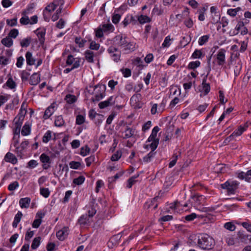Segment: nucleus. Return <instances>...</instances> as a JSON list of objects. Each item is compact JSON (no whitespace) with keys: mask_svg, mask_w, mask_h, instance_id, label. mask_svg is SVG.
<instances>
[{"mask_svg":"<svg viewBox=\"0 0 251 251\" xmlns=\"http://www.w3.org/2000/svg\"><path fill=\"white\" fill-rule=\"evenodd\" d=\"M198 244L202 250H210L213 249L215 242L214 239L208 234H202L199 236Z\"/></svg>","mask_w":251,"mask_h":251,"instance_id":"1","label":"nucleus"},{"mask_svg":"<svg viewBox=\"0 0 251 251\" xmlns=\"http://www.w3.org/2000/svg\"><path fill=\"white\" fill-rule=\"evenodd\" d=\"M114 41L116 45L120 47L125 50H134L133 45L127 40L126 36L118 35L114 38Z\"/></svg>","mask_w":251,"mask_h":251,"instance_id":"2","label":"nucleus"},{"mask_svg":"<svg viewBox=\"0 0 251 251\" xmlns=\"http://www.w3.org/2000/svg\"><path fill=\"white\" fill-rule=\"evenodd\" d=\"M238 185L239 182L237 181H226L221 186L222 188L227 190L228 194H234Z\"/></svg>","mask_w":251,"mask_h":251,"instance_id":"3","label":"nucleus"},{"mask_svg":"<svg viewBox=\"0 0 251 251\" xmlns=\"http://www.w3.org/2000/svg\"><path fill=\"white\" fill-rule=\"evenodd\" d=\"M142 95L137 93L133 95L130 99V104L134 109H139L142 107L143 103L141 101Z\"/></svg>","mask_w":251,"mask_h":251,"instance_id":"4","label":"nucleus"},{"mask_svg":"<svg viewBox=\"0 0 251 251\" xmlns=\"http://www.w3.org/2000/svg\"><path fill=\"white\" fill-rule=\"evenodd\" d=\"M106 86L104 84L95 86V100L99 101L105 96Z\"/></svg>","mask_w":251,"mask_h":251,"instance_id":"5","label":"nucleus"},{"mask_svg":"<svg viewBox=\"0 0 251 251\" xmlns=\"http://www.w3.org/2000/svg\"><path fill=\"white\" fill-rule=\"evenodd\" d=\"M94 214V211L93 208L91 210H89L88 214L82 215L78 219V222L80 225H85L92 221Z\"/></svg>","mask_w":251,"mask_h":251,"instance_id":"6","label":"nucleus"},{"mask_svg":"<svg viewBox=\"0 0 251 251\" xmlns=\"http://www.w3.org/2000/svg\"><path fill=\"white\" fill-rule=\"evenodd\" d=\"M226 50L220 49L216 55L217 63L219 66H223L226 63Z\"/></svg>","mask_w":251,"mask_h":251,"instance_id":"7","label":"nucleus"},{"mask_svg":"<svg viewBox=\"0 0 251 251\" xmlns=\"http://www.w3.org/2000/svg\"><path fill=\"white\" fill-rule=\"evenodd\" d=\"M135 132V128H131L128 126H125L124 129L122 132V136L124 139L130 138L133 137Z\"/></svg>","mask_w":251,"mask_h":251,"instance_id":"8","label":"nucleus"},{"mask_svg":"<svg viewBox=\"0 0 251 251\" xmlns=\"http://www.w3.org/2000/svg\"><path fill=\"white\" fill-rule=\"evenodd\" d=\"M108 51L114 61L118 62L120 60L121 52L116 47L114 46L110 47L108 49Z\"/></svg>","mask_w":251,"mask_h":251,"instance_id":"9","label":"nucleus"},{"mask_svg":"<svg viewBox=\"0 0 251 251\" xmlns=\"http://www.w3.org/2000/svg\"><path fill=\"white\" fill-rule=\"evenodd\" d=\"M159 199H160V197L159 196H156L151 201L146 202L144 204L145 208L155 209L158 206V200Z\"/></svg>","mask_w":251,"mask_h":251,"instance_id":"10","label":"nucleus"},{"mask_svg":"<svg viewBox=\"0 0 251 251\" xmlns=\"http://www.w3.org/2000/svg\"><path fill=\"white\" fill-rule=\"evenodd\" d=\"M115 102V99L113 96L110 97L106 100L100 102L98 105L100 109H104L109 106L113 105Z\"/></svg>","mask_w":251,"mask_h":251,"instance_id":"11","label":"nucleus"},{"mask_svg":"<svg viewBox=\"0 0 251 251\" xmlns=\"http://www.w3.org/2000/svg\"><path fill=\"white\" fill-rule=\"evenodd\" d=\"M4 160L13 165H15L18 162V159L16 156L10 152H8L6 153L4 157Z\"/></svg>","mask_w":251,"mask_h":251,"instance_id":"12","label":"nucleus"},{"mask_svg":"<svg viewBox=\"0 0 251 251\" xmlns=\"http://www.w3.org/2000/svg\"><path fill=\"white\" fill-rule=\"evenodd\" d=\"M69 234V228L64 227L62 229L59 230L56 233L57 238L60 241H63Z\"/></svg>","mask_w":251,"mask_h":251,"instance_id":"13","label":"nucleus"},{"mask_svg":"<svg viewBox=\"0 0 251 251\" xmlns=\"http://www.w3.org/2000/svg\"><path fill=\"white\" fill-rule=\"evenodd\" d=\"M26 106L27 105L25 102H23L22 103L20 112L18 114L17 117L15 118V120H16L17 118H19L20 121L24 120L25 115L26 113Z\"/></svg>","mask_w":251,"mask_h":251,"instance_id":"14","label":"nucleus"},{"mask_svg":"<svg viewBox=\"0 0 251 251\" xmlns=\"http://www.w3.org/2000/svg\"><path fill=\"white\" fill-rule=\"evenodd\" d=\"M249 236L245 234L243 231H239L237 233L236 237L237 243L243 242L247 243V240L249 239Z\"/></svg>","mask_w":251,"mask_h":251,"instance_id":"15","label":"nucleus"},{"mask_svg":"<svg viewBox=\"0 0 251 251\" xmlns=\"http://www.w3.org/2000/svg\"><path fill=\"white\" fill-rule=\"evenodd\" d=\"M35 33L39 38L40 44L41 45L43 44L45 42V29H37Z\"/></svg>","mask_w":251,"mask_h":251,"instance_id":"16","label":"nucleus"},{"mask_svg":"<svg viewBox=\"0 0 251 251\" xmlns=\"http://www.w3.org/2000/svg\"><path fill=\"white\" fill-rule=\"evenodd\" d=\"M55 111L54 104H52L50 106L48 107L45 111L44 115V118L47 119L49 118L50 116Z\"/></svg>","mask_w":251,"mask_h":251,"instance_id":"17","label":"nucleus"},{"mask_svg":"<svg viewBox=\"0 0 251 251\" xmlns=\"http://www.w3.org/2000/svg\"><path fill=\"white\" fill-rule=\"evenodd\" d=\"M182 206L184 207H187L188 206V204L187 203H185L184 205H182L179 202L176 201L174 203L171 204L170 208L171 209H174L177 212H180V208Z\"/></svg>","mask_w":251,"mask_h":251,"instance_id":"18","label":"nucleus"},{"mask_svg":"<svg viewBox=\"0 0 251 251\" xmlns=\"http://www.w3.org/2000/svg\"><path fill=\"white\" fill-rule=\"evenodd\" d=\"M25 58L27 65L31 66L35 64V59L32 56L31 52L29 51L26 52L25 54Z\"/></svg>","mask_w":251,"mask_h":251,"instance_id":"19","label":"nucleus"},{"mask_svg":"<svg viewBox=\"0 0 251 251\" xmlns=\"http://www.w3.org/2000/svg\"><path fill=\"white\" fill-rule=\"evenodd\" d=\"M40 78L39 75L36 74H33L30 77L29 83L32 85H36L40 82Z\"/></svg>","mask_w":251,"mask_h":251,"instance_id":"20","label":"nucleus"},{"mask_svg":"<svg viewBox=\"0 0 251 251\" xmlns=\"http://www.w3.org/2000/svg\"><path fill=\"white\" fill-rule=\"evenodd\" d=\"M30 202V199L29 198H22L20 200L19 204L20 206L23 208H28Z\"/></svg>","mask_w":251,"mask_h":251,"instance_id":"21","label":"nucleus"},{"mask_svg":"<svg viewBox=\"0 0 251 251\" xmlns=\"http://www.w3.org/2000/svg\"><path fill=\"white\" fill-rule=\"evenodd\" d=\"M22 216L23 214L21 211H18V212L16 214L12 224V226L14 227H17L18 223L21 221Z\"/></svg>","mask_w":251,"mask_h":251,"instance_id":"22","label":"nucleus"},{"mask_svg":"<svg viewBox=\"0 0 251 251\" xmlns=\"http://www.w3.org/2000/svg\"><path fill=\"white\" fill-rule=\"evenodd\" d=\"M226 242L228 246H232L237 243L236 238L232 235H227L225 238Z\"/></svg>","mask_w":251,"mask_h":251,"instance_id":"23","label":"nucleus"},{"mask_svg":"<svg viewBox=\"0 0 251 251\" xmlns=\"http://www.w3.org/2000/svg\"><path fill=\"white\" fill-rule=\"evenodd\" d=\"M202 91L204 92V94L206 95L207 94L210 90V87L209 83H206V78H204L202 80Z\"/></svg>","mask_w":251,"mask_h":251,"instance_id":"24","label":"nucleus"},{"mask_svg":"<svg viewBox=\"0 0 251 251\" xmlns=\"http://www.w3.org/2000/svg\"><path fill=\"white\" fill-rule=\"evenodd\" d=\"M248 126H247L245 127L242 126H240L238 127L237 130L234 131L231 134L232 136L236 137L241 135L244 131L246 130Z\"/></svg>","mask_w":251,"mask_h":251,"instance_id":"25","label":"nucleus"},{"mask_svg":"<svg viewBox=\"0 0 251 251\" xmlns=\"http://www.w3.org/2000/svg\"><path fill=\"white\" fill-rule=\"evenodd\" d=\"M30 126L29 125L25 124L23 127L21 134L23 136H27L30 134Z\"/></svg>","mask_w":251,"mask_h":251,"instance_id":"26","label":"nucleus"},{"mask_svg":"<svg viewBox=\"0 0 251 251\" xmlns=\"http://www.w3.org/2000/svg\"><path fill=\"white\" fill-rule=\"evenodd\" d=\"M65 124V121L62 116H58L56 117L54 125L56 126L60 127L63 126Z\"/></svg>","mask_w":251,"mask_h":251,"instance_id":"27","label":"nucleus"},{"mask_svg":"<svg viewBox=\"0 0 251 251\" xmlns=\"http://www.w3.org/2000/svg\"><path fill=\"white\" fill-rule=\"evenodd\" d=\"M31 42V38L28 37L26 38H24L20 42V45L22 47H27L29 46Z\"/></svg>","mask_w":251,"mask_h":251,"instance_id":"28","label":"nucleus"},{"mask_svg":"<svg viewBox=\"0 0 251 251\" xmlns=\"http://www.w3.org/2000/svg\"><path fill=\"white\" fill-rule=\"evenodd\" d=\"M65 99L66 100L67 102L69 104H73L75 103L77 100L75 96L71 94L67 95L65 97Z\"/></svg>","mask_w":251,"mask_h":251,"instance_id":"29","label":"nucleus"},{"mask_svg":"<svg viewBox=\"0 0 251 251\" xmlns=\"http://www.w3.org/2000/svg\"><path fill=\"white\" fill-rule=\"evenodd\" d=\"M1 43L5 46L9 48L13 45V41L10 37H6L1 40Z\"/></svg>","mask_w":251,"mask_h":251,"instance_id":"30","label":"nucleus"},{"mask_svg":"<svg viewBox=\"0 0 251 251\" xmlns=\"http://www.w3.org/2000/svg\"><path fill=\"white\" fill-rule=\"evenodd\" d=\"M40 161L43 163H48L50 164L51 163V160L50 157L46 154L45 153H42L40 156Z\"/></svg>","mask_w":251,"mask_h":251,"instance_id":"31","label":"nucleus"},{"mask_svg":"<svg viewBox=\"0 0 251 251\" xmlns=\"http://www.w3.org/2000/svg\"><path fill=\"white\" fill-rule=\"evenodd\" d=\"M85 58L89 62H93V52L89 50H87L85 51Z\"/></svg>","mask_w":251,"mask_h":251,"instance_id":"32","label":"nucleus"},{"mask_svg":"<svg viewBox=\"0 0 251 251\" xmlns=\"http://www.w3.org/2000/svg\"><path fill=\"white\" fill-rule=\"evenodd\" d=\"M220 20V14L219 13H215L212 14L211 16V23L213 24L218 23Z\"/></svg>","mask_w":251,"mask_h":251,"instance_id":"33","label":"nucleus"},{"mask_svg":"<svg viewBox=\"0 0 251 251\" xmlns=\"http://www.w3.org/2000/svg\"><path fill=\"white\" fill-rule=\"evenodd\" d=\"M40 237H36L34 239L31 245V248L33 250H35L38 247L40 243Z\"/></svg>","mask_w":251,"mask_h":251,"instance_id":"34","label":"nucleus"},{"mask_svg":"<svg viewBox=\"0 0 251 251\" xmlns=\"http://www.w3.org/2000/svg\"><path fill=\"white\" fill-rule=\"evenodd\" d=\"M122 154V151L120 150H118L112 155L111 157V160L113 161H117L121 158Z\"/></svg>","mask_w":251,"mask_h":251,"instance_id":"35","label":"nucleus"},{"mask_svg":"<svg viewBox=\"0 0 251 251\" xmlns=\"http://www.w3.org/2000/svg\"><path fill=\"white\" fill-rule=\"evenodd\" d=\"M51 138V132L50 130L47 131L43 137V142L48 143Z\"/></svg>","mask_w":251,"mask_h":251,"instance_id":"36","label":"nucleus"},{"mask_svg":"<svg viewBox=\"0 0 251 251\" xmlns=\"http://www.w3.org/2000/svg\"><path fill=\"white\" fill-rule=\"evenodd\" d=\"M209 38V35H205L201 37L199 39V44L200 46H202L206 43Z\"/></svg>","mask_w":251,"mask_h":251,"instance_id":"37","label":"nucleus"},{"mask_svg":"<svg viewBox=\"0 0 251 251\" xmlns=\"http://www.w3.org/2000/svg\"><path fill=\"white\" fill-rule=\"evenodd\" d=\"M138 21L141 24L149 23L151 21L150 18L146 15H141L138 18Z\"/></svg>","mask_w":251,"mask_h":251,"instance_id":"38","label":"nucleus"},{"mask_svg":"<svg viewBox=\"0 0 251 251\" xmlns=\"http://www.w3.org/2000/svg\"><path fill=\"white\" fill-rule=\"evenodd\" d=\"M155 152L152 151H150L146 156L143 157V161L145 162L151 161V159L154 157Z\"/></svg>","mask_w":251,"mask_h":251,"instance_id":"39","label":"nucleus"},{"mask_svg":"<svg viewBox=\"0 0 251 251\" xmlns=\"http://www.w3.org/2000/svg\"><path fill=\"white\" fill-rule=\"evenodd\" d=\"M84 180L85 177L83 176H81L77 178H75L73 180V183L76 185H81L84 182Z\"/></svg>","mask_w":251,"mask_h":251,"instance_id":"40","label":"nucleus"},{"mask_svg":"<svg viewBox=\"0 0 251 251\" xmlns=\"http://www.w3.org/2000/svg\"><path fill=\"white\" fill-rule=\"evenodd\" d=\"M201 63L199 61H192L189 63L188 68L190 69H195L199 67Z\"/></svg>","mask_w":251,"mask_h":251,"instance_id":"41","label":"nucleus"},{"mask_svg":"<svg viewBox=\"0 0 251 251\" xmlns=\"http://www.w3.org/2000/svg\"><path fill=\"white\" fill-rule=\"evenodd\" d=\"M69 165L72 169H78L80 167L81 163L79 162L72 161L69 163Z\"/></svg>","mask_w":251,"mask_h":251,"instance_id":"42","label":"nucleus"},{"mask_svg":"<svg viewBox=\"0 0 251 251\" xmlns=\"http://www.w3.org/2000/svg\"><path fill=\"white\" fill-rule=\"evenodd\" d=\"M20 23L23 25H26L30 24V19L26 15H23L20 20Z\"/></svg>","mask_w":251,"mask_h":251,"instance_id":"43","label":"nucleus"},{"mask_svg":"<svg viewBox=\"0 0 251 251\" xmlns=\"http://www.w3.org/2000/svg\"><path fill=\"white\" fill-rule=\"evenodd\" d=\"M40 194L45 198H48L50 194L48 188H40Z\"/></svg>","mask_w":251,"mask_h":251,"instance_id":"44","label":"nucleus"},{"mask_svg":"<svg viewBox=\"0 0 251 251\" xmlns=\"http://www.w3.org/2000/svg\"><path fill=\"white\" fill-rule=\"evenodd\" d=\"M121 71L122 73L124 76L125 77H128L131 75V70L128 68H123L121 69Z\"/></svg>","mask_w":251,"mask_h":251,"instance_id":"45","label":"nucleus"},{"mask_svg":"<svg viewBox=\"0 0 251 251\" xmlns=\"http://www.w3.org/2000/svg\"><path fill=\"white\" fill-rule=\"evenodd\" d=\"M123 173H119L116 174L114 176L110 177L108 178V182L109 183L114 182L118 178L123 175Z\"/></svg>","mask_w":251,"mask_h":251,"instance_id":"46","label":"nucleus"},{"mask_svg":"<svg viewBox=\"0 0 251 251\" xmlns=\"http://www.w3.org/2000/svg\"><path fill=\"white\" fill-rule=\"evenodd\" d=\"M6 85L10 89H14L16 87V83L13 81V79L10 77L7 80L6 82Z\"/></svg>","mask_w":251,"mask_h":251,"instance_id":"47","label":"nucleus"},{"mask_svg":"<svg viewBox=\"0 0 251 251\" xmlns=\"http://www.w3.org/2000/svg\"><path fill=\"white\" fill-rule=\"evenodd\" d=\"M242 69V65L240 62H238L237 65H236L234 69V75L236 76H238Z\"/></svg>","mask_w":251,"mask_h":251,"instance_id":"48","label":"nucleus"},{"mask_svg":"<svg viewBox=\"0 0 251 251\" xmlns=\"http://www.w3.org/2000/svg\"><path fill=\"white\" fill-rule=\"evenodd\" d=\"M85 121V118L83 116L81 115H78L76 117L75 123L76 125H81Z\"/></svg>","mask_w":251,"mask_h":251,"instance_id":"49","label":"nucleus"},{"mask_svg":"<svg viewBox=\"0 0 251 251\" xmlns=\"http://www.w3.org/2000/svg\"><path fill=\"white\" fill-rule=\"evenodd\" d=\"M75 42L76 44L78 45L79 47L81 48L84 46L85 43H86V41L85 40L82 39L80 37H76Z\"/></svg>","mask_w":251,"mask_h":251,"instance_id":"50","label":"nucleus"},{"mask_svg":"<svg viewBox=\"0 0 251 251\" xmlns=\"http://www.w3.org/2000/svg\"><path fill=\"white\" fill-rule=\"evenodd\" d=\"M224 227L230 231H234L235 229L236 226L234 225L230 222L226 223L225 224Z\"/></svg>","mask_w":251,"mask_h":251,"instance_id":"51","label":"nucleus"},{"mask_svg":"<svg viewBox=\"0 0 251 251\" xmlns=\"http://www.w3.org/2000/svg\"><path fill=\"white\" fill-rule=\"evenodd\" d=\"M177 157H178L177 155L176 154V153H174L173 156L172 161L169 164V168H172L175 165V164L176 163L177 160Z\"/></svg>","mask_w":251,"mask_h":251,"instance_id":"52","label":"nucleus"},{"mask_svg":"<svg viewBox=\"0 0 251 251\" xmlns=\"http://www.w3.org/2000/svg\"><path fill=\"white\" fill-rule=\"evenodd\" d=\"M152 13L156 15H160L163 13V10L158 7L157 5H155L152 10Z\"/></svg>","mask_w":251,"mask_h":251,"instance_id":"53","label":"nucleus"},{"mask_svg":"<svg viewBox=\"0 0 251 251\" xmlns=\"http://www.w3.org/2000/svg\"><path fill=\"white\" fill-rule=\"evenodd\" d=\"M19 186V183L17 181H15L10 183L8 187L9 191H14Z\"/></svg>","mask_w":251,"mask_h":251,"instance_id":"54","label":"nucleus"},{"mask_svg":"<svg viewBox=\"0 0 251 251\" xmlns=\"http://www.w3.org/2000/svg\"><path fill=\"white\" fill-rule=\"evenodd\" d=\"M151 126V122L150 121H148L146 123H145L142 126V131L144 132H146L147 130H149Z\"/></svg>","mask_w":251,"mask_h":251,"instance_id":"55","label":"nucleus"},{"mask_svg":"<svg viewBox=\"0 0 251 251\" xmlns=\"http://www.w3.org/2000/svg\"><path fill=\"white\" fill-rule=\"evenodd\" d=\"M202 55V52L201 50H196L192 54V57L193 58H200Z\"/></svg>","mask_w":251,"mask_h":251,"instance_id":"56","label":"nucleus"},{"mask_svg":"<svg viewBox=\"0 0 251 251\" xmlns=\"http://www.w3.org/2000/svg\"><path fill=\"white\" fill-rule=\"evenodd\" d=\"M6 23L8 25L10 26H13L17 25V19L16 18H14L13 19H7L6 20Z\"/></svg>","mask_w":251,"mask_h":251,"instance_id":"57","label":"nucleus"},{"mask_svg":"<svg viewBox=\"0 0 251 251\" xmlns=\"http://www.w3.org/2000/svg\"><path fill=\"white\" fill-rule=\"evenodd\" d=\"M19 32L17 29H13L11 30L8 34V36L10 37L15 38L18 35Z\"/></svg>","mask_w":251,"mask_h":251,"instance_id":"58","label":"nucleus"},{"mask_svg":"<svg viewBox=\"0 0 251 251\" xmlns=\"http://www.w3.org/2000/svg\"><path fill=\"white\" fill-rule=\"evenodd\" d=\"M171 39L169 36H167L162 45L163 48L168 47L171 45Z\"/></svg>","mask_w":251,"mask_h":251,"instance_id":"59","label":"nucleus"},{"mask_svg":"<svg viewBox=\"0 0 251 251\" xmlns=\"http://www.w3.org/2000/svg\"><path fill=\"white\" fill-rule=\"evenodd\" d=\"M29 144V142L27 140H25L23 142H22L21 143L20 148V151H19V152H21L23 150H24L25 149L27 148Z\"/></svg>","mask_w":251,"mask_h":251,"instance_id":"60","label":"nucleus"},{"mask_svg":"<svg viewBox=\"0 0 251 251\" xmlns=\"http://www.w3.org/2000/svg\"><path fill=\"white\" fill-rule=\"evenodd\" d=\"M89 151L90 149L87 146H85V147H83L81 149L80 153L83 156H85L89 152Z\"/></svg>","mask_w":251,"mask_h":251,"instance_id":"61","label":"nucleus"},{"mask_svg":"<svg viewBox=\"0 0 251 251\" xmlns=\"http://www.w3.org/2000/svg\"><path fill=\"white\" fill-rule=\"evenodd\" d=\"M38 163L35 160H31L27 163V166L30 168H34L38 165Z\"/></svg>","mask_w":251,"mask_h":251,"instance_id":"62","label":"nucleus"},{"mask_svg":"<svg viewBox=\"0 0 251 251\" xmlns=\"http://www.w3.org/2000/svg\"><path fill=\"white\" fill-rule=\"evenodd\" d=\"M120 18H121V16L120 14H114L112 16V21L114 24H116L119 23V22L120 20Z\"/></svg>","mask_w":251,"mask_h":251,"instance_id":"63","label":"nucleus"},{"mask_svg":"<svg viewBox=\"0 0 251 251\" xmlns=\"http://www.w3.org/2000/svg\"><path fill=\"white\" fill-rule=\"evenodd\" d=\"M103 30L101 27H99L95 31V36L99 38H101L103 35Z\"/></svg>","mask_w":251,"mask_h":251,"instance_id":"64","label":"nucleus"}]
</instances>
